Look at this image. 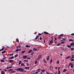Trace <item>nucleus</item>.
Returning <instances> with one entry per match:
<instances>
[{
	"mask_svg": "<svg viewBox=\"0 0 74 74\" xmlns=\"http://www.w3.org/2000/svg\"><path fill=\"white\" fill-rule=\"evenodd\" d=\"M49 56H48V57H47V60H49Z\"/></svg>",
	"mask_w": 74,
	"mask_h": 74,
	"instance_id": "2f4dec72",
	"label": "nucleus"
},
{
	"mask_svg": "<svg viewBox=\"0 0 74 74\" xmlns=\"http://www.w3.org/2000/svg\"><path fill=\"white\" fill-rule=\"evenodd\" d=\"M51 38L52 40H53V37H51Z\"/></svg>",
	"mask_w": 74,
	"mask_h": 74,
	"instance_id": "09e8293b",
	"label": "nucleus"
},
{
	"mask_svg": "<svg viewBox=\"0 0 74 74\" xmlns=\"http://www.w3.org/2000/svg\"><path fill=\"white\" fill-rule=\"evenodd\" d=\"M73 58H74V55L73 54L72 55V57L70 58V59H73Z\"/></svg>",
	"mask_w": 74,
	"mask_h": 74,
	"instance_id": "9d476101",
	"label": "nucleus"
},
{
	"mask_svg": "<svg viewBox=\"0 0 74 74\" xmlns=\"http://www.w3.org/2000/svg\"><path fill=\"white\" fill-rule=\"evenodd\" d=\"M12 66H9V69H11V68H12Z\"/></svg>",
	"mask_w": 74,
	"mask_h": 74,
	"instance_id": "8fccbe9b",
	"label": "nucleus"
},
{
	"mask_svg": "<svg viewBox=\"0 0 74 74\" xmlns=\"http://www.w3.org/2000/svg\"><path fill=\"white\" fill-rule=\"evenodd\" d=\"M1 74H5V72L4 71H2L1 72Z\"/></svg>",
	"mask_w": 74,
	"mask_h": 74,
	"instance_id": "1a4fd4ad",
	"label": "nucleus"
},
{
	"mask_svg": "<svg viewBox=\"0 0 74 74\" xmlns=\"http://www.w3.org/2000/svg\"><path fill=\"white\" fill-rule=\"evenodd\" d=\"M50 69L51 70H53V68L51 66H50Z\"/></svg>",
	"mask_w": 74,
	"mask_h": 74,
	"instance_id": "9b49d317",
	"label": "nucleus"
},
{
	"mask_svg": "<svg viewBox=\"0 0 74 74\" xmlns=\"http://www.w3.org/2000/svg\"><path fill=\"white\" fill-rule=\"evenodd\" d=\"M58 68L57 67H55V69H56V70H57V69H58Z\"/></svg>",
	"mask_w": 74,
	"mask_h": 74,
	"instance_id": "680f3d73",
	"label": "nucleus"
},
{
	"mask_svg": "<svg viewBox=\"0 0 74 74\" xmlns=\"http://www.w3.org/2000/svg\"><path fill=\"white\" fill-rule=\"evenodd\" d=\"M27 59H30V58H27Z\"/></svg>",
	"mask_w": 74,
	"mask_h": 74,
	"instance_id": "0e129e2a",
	"label": "nucleus"
},
{
	"mask_svg": "<svg viewBox=\"0 0 74 74\" xmlns=\"http://www.w3.org/2000/svg\"><path fill=\"white\" fill-rule=\"evenodd\" d=\"M58 39H60V38H61V37H58Z\"/></svg>",
	"mask_w": 74,
	"mask_h": 74,
	"instance_id": "bf43d9fd",
	"label": "nucleus"
},
{
	"mask_svg": "<svg viewBox=\"0 0 74 74\" xmlns=\"http://www.w3.org/2000/svg\"><path fill=\"white\" fill-rule=\"evenodd\" d=\"M41 71H42V72H43V73H45V70H44V69H42V70Z\"/></svg>",
	"mask_w": 74,
	"mask_h": 74,
	"instance_id": "393cba45",
	"label": "nucleus"
},
{
	"mask_svg": "<svg viewBox=\"0 0 74 74\" xmlns=\"http://www.w3.org/2000/svg\"><path fill=\"white\" fill-rule=\"evenodd\" d=\"M71 51H74V48L73 47L71 48Z\"/></svg>",
	"mask_w": 74,
	"mask_h": 74,
	"instance_id": "a878e982",
	"label": "nucleus"
},
{
	"mask_svg": "<svg viewBox=\"0 0 74 74\" xmlns=\"http://www.w3.org/2000/svg\"><path fill=\"white\" fill-rule=\"evenodd\" d=\"M67 47H68V48H71V46L69 45H68L67 46Z\"/></svg>",
	"mask_w": 74,
	"mask_h": 74,
	"instance_id": "4468645a",
	"label": "nucleus"
},
{
	"mask_svg": "<svg viewBox=\"0 0 74 74\" xmlns=\"http://www.w3.org/2000/svg\"><path fill=\"white\" fill-rule=\"evenodd\" d=\"M38 37H39V36L38 35L35 38V40H37V39H38Z\"/></svg>",
	"mask_w": 74,
	"mask_h": 74,
	"instance_id": "6ab92c4d",
	"label": "nucleus"
},
{
	"mask_svg": "<svg viewBox=\"0 0 74 74\" xmlns=\"http://www.w3.org/2000/svg\"><path fill=\"white\" fill-rule=\"evenodd\" d=\"M69 41H74V40L70 39L69 40Z\"/></svg>",
	"mask_w": 74,
	"mask_h": 74,
	"instance_id": "5701e85b",
	"label": "nucleus"
},
{
	"mask_svg": "<svg viewBox=\"0 0 74 74\" xmlns=\"http://www.w3.org/2000/svg\"><path fill=\"white\" fill-rule=\"evenodd\" d=\"M34 51H32V52H31V53H32V54H34Z\"/></svg>",
	"mask_w": 74,
	"mask_h": 74,
	"instance_id": "13d9d810",
	"label": "nucleus"
},
{
	"mask_svg": "<svg viewBox=\"0 0 74 74\" xmlns=\"http://www.w3.org/2000/svg\"><path fill=\"white\" fill-rule=\"evenodd\" d=\"M18 51H19V49H18L16 50V52H18Z\"/></svg>",
	"mask_w": 74,
	"mask_h": 74,
	"instance_id": "c9c22d12",
	"label": "nucleus"
},
{
	"mask_svg": "<svg viewBox=\"0 0 74 74\" xmlns=\"http://www.w3.org/2000/svg\"><path fill=\"white\" fill-rule=\"evenodd\" d=\"M8 61L9 62H10V63H12V62H13V60H8Z\"/></svg>",
	"mask_w": 74,
	"mask_h": 74,
	"instance_id": "0eeeda50",
	"label": "nucleus"
},
{
	"mask_svg": "<svg viewBox=\"0 0 74 74\" xmlns=\"http://www.w3.org/2000/svg\"><path fill=\"white\" fill-rule=\"evenodd\" d=\"M17 47H18V48H21V47L20 46H18Z\"/></svg>",
	"mask_w": 74,
	"mask_h": 74,
	"instance_id": "79ce46f5",
	"label": "nucleus"
},
{
	"mask_svg": "<svg viewBox=\"0 0 74 74\" xmlns=\"http://www.w3.org/2000/svg\"><path fill=\"white\" fill-rule=\"evenodd\" d=\"M15 71H12V73H15Z\"/></svg>",
	"mask_w": 74,
	"mask_h": 74,
	"instance_id": "ea45409f",
	"label": "nucleus"
},
{
	"mask_svg": "<svg viewBox=\"0 0 74 74\" xmlns=\"http://www.w3.org/2000/svg\"><path fill=\"white\" fill-rule=\"evenodd\" d=\"M25 47L26 48H29V47H30V46L28 45H26Z\"/></svg>",
	"mask_w": 74,
	"mask_h": 74,
	"instance_id": "f3484780",
	"label": "nucleus"
},
{
	"mask_svg": "<svg viewBox=\"0 0 74 74\" xmlns=\"http://www.w3.org/2000/svg\"><path fill=\"white\" fill-rule=\"evenodd\" d=\"M60 45V44H58L57 45V46H59V45Z\"/></svg>",
	"mask_w": 74,
	"mask_h": 74,
	"instance_id": "864d4df0",
	"label": "nucleus"
},
{
	"mask_svg": "<svg viewBox=\"0 0 74 74\" xmlns=\"http://www.w3.org/2000/svg\"><path fill=\"white\" fill-rule=\"evenodd\" d=\"M9 56H13V55H14V54H9Z\"/></svg>",
	"mask_w": 74,
	"mask_h": 74,
	"instance_id": "e433bc0d",
	"label": "nucleus"
},
{
	"mask_svg": "<svg viewBox=\"0 0 74 74\" xmlns=\"http://www.w3.org/2000/svg\"><path fill=\"white\" fill-rule=\"evenodd\" d=\"M63 34H61L59 36V37H62V36H63Z\"/></svg>",
	"mask_w": 74,
	"mask_h": 74,
	"instance_id": "c85d7f7f",
	"label": "nucleus"
},
{
	"mask_svg": "<svg viewBox=\"0 0 74 74\" xmlns=\"http://www.w3.org/2000/svg\"><path fill=\"white\" fill-rule=\"evenodd\" d=\"M34 54H31V55H32V56H34V55H33Z\"/></svg>",
	"mask_w": 74,
	"mask_h": 74,
	"instance_id": "774afa93",
	"label": "nucleus"
},
{
	"mask_svg": "<svg viewBox=\"0 0 74 74\" xmlns=\"http://www.w3.org/2000/svg\"><path fill=\"white\" fill-rule=\"evenodd\" d=\"M1 62H4V60H1L0 61Z\"/></svg>",
	"mask_w": 74,
	"mask_h": 74,
	"instance_id": "c756f323",
	"label": "nucleus"
},
{
	"mask_svg": "<svg viewBox=\"0 0 74 74\" xmlns=\"http://www.w3.org/2000/svg\"><path fill=\"white\" fill-rule=\"evenodd\" d=\"M53 60H52V59H51L50 61V64H51L52 63Z\"/></svg>",
	"mask_w": 74,
	"mask_h": 74,
	"instance_id": "4be33fe9",
	"label": "nucleus"
},
{
	"mask_svg": "<svg viewBox=\"0 0 74 74\" xmlns=\"http://www.w3.org/2000/svg\"><path fill=\"white\" fill-rule=\"evenodd\" d=\"M14 59V56H12L11 58H9V59Z\"/></svg>",
	"mask_w": 74,
	"mask_h": 74,
	"instance_id": "423d86ee",
	"label": "nucleus"
},
{
	"mask_svg": "<svg viewBox=\"0 0 74 74\" xmlns=\"http://www.w3.org/2000/svg\"><path fill=\"white\" fill-rule=\"evenodd\" d=\"M62 40H64V41H66V39L65 38H62Z\"/></svg>",
	"mask_w": 74,
	"mask_h": 74,
	"instance_id": "72a5a7b5",
	"label": "nucleus"
},
{
	"mask_svg": "<svg viewBox=\"0 0 74 74\" xmlns=\"http://www.w3.org/2000/svg\"><path fill=\"white\" fill-rule=\"evenodd\" d=\"M71 36H73L74 35V34L73 33L72 34H71Z\"/></svg>",
	"mask_w": 74,
	"mask_h": 74,
	"instance_id": "6e6d98bb",
	"label": "nucleus"
},
{
	"mask_svg": "<svg viewBox=\"0 0 74 74\" xmlns=\"http://www.w3.org/2000/svg\"><path fill=\"white\" fill-rule=\"evenodd\" d=\"M61 67H58V70H60V69H61Z\"/></svg>",
	"mask_w": 74,
	"mask_h": 74,
	"instance_id": "a18cd8bd",
	"label": "nucleus"
},
{
	"mask_svg": "<svg viewBox=\"0 0 74 74\" xmlns=\"http://www.w3.org/2000/svg\"><path fill=\"white\" fill-rule=\"evenodd\" d=\"M41 70V69H38L37 70H36V71H40V70Z\"/></svg>",
	"mask_w": 74,
	"mask_h": 74,
	"instance_id": "473e14b6",
	"label": "nucleus"
},
{
	"mask_svg": "<svg viewBox=\"0 0 74 74\" xmlns=\"http://www.w3.org/2000/svg\"><path fill=\"white\" fill-rule=\"evenodd\" d=\"M49 42H50L49 44V45H51V44H52L53 43V40H50L49 41Z\"/></svg>",
	"mask_w": 74,
	"mask_h": 74,
	"instance_id": "20e7f679",
	"label": "nucleus"
},
{
	"mask_svg": "<svg viewBox=\"0 0 74 74\" xmlns=\"http://www.w3.org/2000/svg\"><path fill=\"white\" fill-rule=\"evenodd\" d=\"M6 48H8V49H10V47L8 46L6 47Z\"/></svg>",
	"mask_w": 74,
	"mask_h": 74,
	"instance_id": "de8ad7c7",
	"label": "nucleus"
},
{
	"mask_svg": "<svg viewBox=\"0 0 74 74\" xmlns=\"http://www.w3.org/2000/svg\"><path fill=\"white\" fill-rule=\"evenodd\" d=\"M17 56H18V54H17L16 55H15V56H14V57L15 58H16V57H17Z\"/></svg>",
	"mask_w": 74,
	"mask_h": 74,
	"instance_id": "bb28decb",
	"label": "nucleus"
},
{
	"mask_svg": "<svg viewBox=\"0 0 74 74\" xmlns=\"http://www.w3.org/2000/svg\"><path fill=\"white\" fill-rule=\"evenodd\" d=\"M27 58V56H25L23 57V59H26Z\"/></svg>",
	"mask_w": 74,
	"mask_h": 74,
	"instance_id": "39448f33",
	"label": "nucleus"
},
{
	"mask_svg": "<svg viewBox=\"0 0 74 74\" xmlns=\"http://www.w3.org/2000/svg\"><path fill=\"white\" fill-rule=\"evenodd\" d=\"M12 71V69H9L8 70V71Z\"/></svg>",
	"mask_w": 74,
	"mask_h": 74,
	"instance_id": "49530a36",
	"label": "nucleus"
},
{
	"mask_svg": "<svg viewBox=\"0 0 74 74\" xmlns=\"http://www.w3.org/2000/svg\"><path fill=\"white\" fill-rule=\"evenodd\" d=\"M57 40V38H55V41H56V40Z\"/></svg>",
	"mask_w": 74,
	"mask_h": 74,
	"instance_id": "4d7b16f0",
	"label": "nucleus"
},
{
	"mask_svg": "<svg viewBox=\"0 0 74 74\" xmlns=\"http://www.w3.org/2000/svg\"><path fill=\"white\" fill-rule=\"evenodd\" d=\"M6 52V51H2L1 52V54H3V53H5Z\"/></svg>",
	"mask_w": 74,
	"mask_h": 74,
	"instance_id": "2eb2a0df",
	"label": "nucleus"
},
{
	"mask_svg": "<svg viewBox=\"0 0 74 74\" xmlns=\"http://www.w3.org/2000/svg\"><path fill=\"white\" fill-rule=\"evenodd\" d=\"M37 61H36L35 62V64H37Z\"/></svg>",
	"mask_w": 74,
	"mask_h": 74,
	"instance_id": "4c0bfd02",
	"label": "nucleus"
},
{
	"mask_svg": "<svg viewBox=\"0 0 74 74\" xmlns=\"http://www.w3.org/2000/svg\"><path fill=\"white\" fill-rule=\"evenodd\" d=\"M74 45V42H72V43H71V44L70 45L71 46H73V45Z\"/></svg>",
	"mask_w": 74,
	"mask_h": 74,
	"instance_id": "6e6552de",
	"label": "nucleus"
},
{
	"mask_svg": "<svg viewBox=\"0 0 74 74\" xmlns=\"http://www.w3.org/2000/svg\"><path fill=\"white\" fill-rule=\"evenodd\" d=\"M32 52V50L30 49V50L28 52V53H30V52Z\"/></svg>",
	"mask_w": 74,
	"mask_h": 74,
	"instance_id": "412c9836",
	"label": "nucleus"
},
{
	"mask_svg": "<svg viewBox=\"0 0 74 74\" xmlns=\"http://www.w3.org/2000/svg\"><path fill=\"white\" fill-rule=\"evenodd\" d=\"M25 69H27V67H25Z\"/></svg>",
	"mask_w": 74,
	"mask_h": 74,
	"instance_id": "69168bd1",
	"label": "nucleus"
},
{
	"mask_svg": "<svg viewBox=\"0 0 74 74\" xmlns=\"http://www.w3.org/2000/svg\"><path fill=\"white\" fill-rule=\"evenodd\" d=\"M37 49L35 48L33 49V51H37Z\"/></svg>",
	"mask_w": 74,
	"mask_h": 74,
	"instance_id": "dca6fc26",
	"label": "nucleus"
},
{
	"mask_svg": "<svg viewBox=\"0 0 74 74\" xmlns=\"http://www.w3.org/2000/svg\"><path fill=\"white\" fill-rule=\"evenodd\" d=\"M38 72L37 71L35 73V74H38Z\"/></svg>",
	"mask_w": 74,
	"mask_h": 74,
	"instance_id": "5fc2aeb1",
	"label": "nucleus"
},
{
	"mask_svg": "<svg viewBox=\"0 0 74 74\" xmlns=\"http://www.w3.org/2000/svg\"><path fill=\"white\" fill-rule=\"evenodd\" d=\"M45 34H49V33L46 32H43Z\"/></svg>",
	"mask_w": 74,
	"mask_h": 74,
	"instance_id": "ddd939ff",
	"label": "nucleus"
},
{
	"mask_svg": "<svg viewBox=\"0 0 74 74\" xmlns=\"http://www.w3.org/2000/svg\"><path fill=\"white\" fill-rule=\"evenodd\" d=\"M21 66H25V64H23V63H22L21 65Z\"/></svg>",
	"mask_w": 74,
	"mask_h": 74,
	"instance_id": "a211bd4d",
	"label": "nucleus"
},
{
	"mask_svg": "<svg viewBox=\"0 0 74 74\" xmlns=\"http://www.w3.org/2000/svg\"><path fill=\"white\" fill-rule=\"evenodd\" d=\"M57 63L58 64H59V61H57Z\"/></svg>",
	"mask_w": 74,
	"mask_h": 74,
	"instance_id": "3c124183",
	"label": "nucleus"
},
{
	"mask_svg": "<svg viewBox=\"0 0 74 74\" xmlns=\"http://www.w3.org/2000/svg\"><path fill=\"white\" fill-rule=\"evenodd\" d=\"M65 71H67V70L66 69H64L63 70V72H65Z\"/></svg>",
	"mask_w": 74,
	"mask_h": 74,
	"instance_id": "cd10ccee",
	"label": "nucleus"
},
{
	"mask_svg": "<svg viewBox=\"0 0 74 74\" xmlns=\"http://www.w3.org/2000/svg\"><path fill=\"white\" fill-rule=\"evenodd\" d=\"M38 35H39V36H41V34H38Z\"/></svg>",
	"mask_w": 74,
	"mask_h": 74,
	"instance_id": "e2e57ef3",
	"label": "nucleus"
},
{
	"mask_svg": "<svg viewBox=\"0 0 74 74\" xmlns=\"http://www.w3.org/2000/svg\"><path fill=\"white\" fill-rule=\"evenodd\" d=\"M40 40H42V38H41V37H40Z\"/></svg>",
	"mask_w": 74,
	"mask_h": 74,
	"instance_id": "052dcab7",
	"label": "nucleus"
},
{
	"mask_svg": "<svg viewBox=\"0 0 74 74\" xmlns=\"http://www.w3.org/2000/svg\"><path fill=\"white\" fill-rule=\"evenodd\" d=\"M26 64L27 65V66H28V65H29V64L28 63H27Z\"/></svg>",
	"mask_w": 74,
	"mask_h": 74,
	"instance_id": "338daca9",
	"label": "nucleus"
},
{
	"mask_svg": "<svg viewBox=\"0 0 74 74\" xmlns=\"http://www.w3.org/2000/svg\"><path fill=\"white\" fill-rule=\"evenodd\" d=\"M24 62H29V61L27 60H24Z\"/></svg>",
	"mask_w": 74,
	"mask_h": 74,
	"instance_id": "58836bf2",
	"label": "nucleus"
},
{
	"mask_svg": "<svg viewBox=\"0 0 74 74\" xmlns=\"http://www.w3.org/2000/svg\"><path fill=\"white\" fill-rule=\"evenodd\" d=\"M44 62H45L46 63H47V61H45V60H44Z\"/></svg>",
	"mask_w": 74,
	"mask_h": 74,
	"instance_id": "c03bdc74",
	"label": "nucleus"
},
{
	"mask_svg": "<svg viewBox=\"0 0 74 74\" xmlns=\"http://www.w3.org/2000/svg\"><path fill=\"white\" fill-rule=\"evenodd\" d=\"M71 58V56H68L66 58V59H69V58Z\"/></svg>",
	"mask_w": 74,
	"mask_h": 74,
	"instance_id": "f8f14e48",
	"label": "nucleus"
},
{
	"mask_svg": "<svg viewBox=\"0 0 74 74\" xmlns=\"http://www.w3.org/2000/svg\"><path fill=\"white\" fill-rule=\"evenodd\" d=\"M41 58V55H40L38 56V58L36 59L37 60H39Z\"/></svg>",
	"mask_w": 74,
	"mask_h": 74,
	"instance_id": "7ed1b4c3",
	"label": "nucleus"
},
{
	"mask_svg": "<svg viewBox=\"0 0 74 74\" xmlns=\"http://www.w3.org/2000/svg\"><path fill=\"white\" fill-rule=\"evenodd\" d=\"M20 71V72H23L24 71V69L22 68H19L18 69V71Z\"/></svg>",
	"mask_w": 74,
	"mask_h": 74,
	"instance_id": "f257e3e1",
	"label": "nucleus"
},
{
	"mask_svg": "<svg viewBox=\"0 0 74 74\" xmlns=\"http://www.w3.org/2000/svg\"><path fill=\"white\" fill-rule=\"evenodd\" d=\"M16 41H17V42H19V39H16Z\"/></svg>",
	"mask_w": 74,
	"mask_h": 74,
	"instance_id": "f704fd0d",
	"label": "nucleus"
},
{
	"mask_svg": "<svg viewBox=\"0 0 74 74\" xmlns=\"http://www.w3.org/2000/svg\"><path fill=\"white\" fill-rule=\"evenodd\" d=\"M7 57H4V58H3V60H5V59H7Z\"/></svg>",
	"mask_w": 74,
	"mask_h": 74,
	"instance_id": "7c9ffc66",
	"label": "nucleus"
},
{
	"mask_svg": "<svg viewBox=\"0 0 74 74\" xmlns=\"http://www.w3.org/2000/svg\"><path fill=\"white\" fill-rule=\"evenodd\" d=\"M22 63V61L21 60H20L19 62V64H21Z\"/></svg>",
	"mask_w": 74,
	"mask_h": 74,
	"instance_id": "aec40b11",
	"label": "nucleus"
},
{
	"mask_svg": "<svg viewBox=\"0 0 74 74\" xmlns=\"http://www.w3.org/2000/svg\"><path fill=\"white\" fill-rule=\"evenodd\" d=\"M69 65L70 66H71V68H73V67H74V66H73V63L71 62L69 64Z\"/></svg>",
	"mask_w": 74,
	"mask_h": 74,
	"instance_id": "f03ea898",
	"label": "nucleus"
},
{
	"mask_svg": "<svg viewBox=\"0 0 74 74\" xmlns=\"http://www.w3.org/2000/svg\"><path fill=\"white\" fill-rule=\"evenodd\" d=\"M71 61H73V62H74V59H72L71 60Z\"/></svg>",
	"mask_w": 74,
	"mask_h": 74,
	"instance_id": "37998d69",
	"label": "nucleus"
},
{
	"mask_svg": "<svg viewBox=\"0 0 74 74\" xmlns=\"http://www.w3.org/2000/svg\"><path fill=\"white\" fill-rule=\"evenodd\" d=\"M18 68H17V69H14V70H16V71H18Z\"/></svg>",
	"mask_w": 74,
	"mask_h": 74,
	"instance_id": "a19ab883",
	"label": "nucleus"
},
{
	"mask_svg": "<svg viewBox=\"0 0 74 74\" xmlns=\"http://www.w3.org/2000/svg\"><path fill=\"white\" fill-rule=\"evenodd\" d=\"M65 42H61V44H64V43H65Z\"/></svg>",
	"mask_w": 74,
	"mask_h": 74,
	"instance_id": "603ef678",
	"label": "nucleus"
},
{
	"mask_svg": "<svg viewBox=\"0 0 74 74\" xmlns=\"http://www.w3.org/2000/svg\"><path fill=\"white\" fill-rule=\"evenodd\" d=\"M25 52H26L25 51H22L21 53L22 54H23V53H25Z\"/></svg>",
	"mask_w": 74,
	"mask_h": 74,
	"instance_id": "b1692460",
	"label": "nucleus"
}]
</instances>
